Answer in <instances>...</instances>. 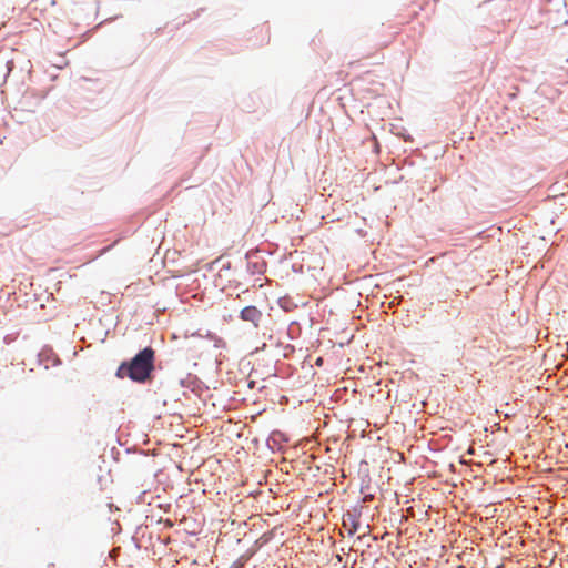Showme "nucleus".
<instances>
[{
	"mask_svg": "<svg viewBox=\"0 0 568 568\" xmlns=\"http://www.w3.org/2000/svg\"><path fill=\"white\" fill-rule=\"evenodd\" d=\"M241 318L245 322L253 323L254 326H258L262 313L255 306H246L241 311Z\"/></svg>",
	"mask_w": 568,
	"mask_h": 568,
	"instance_id": "nucleus-2",
	"label": "nucleus"
},
{
	"mask_svg": "<svg viewBox=\"0 0 568 568\" xmlns=\"http://www.w3.org/2000/svg\"><path fill=\"white\" fill-rule=\"evenodd\" d=\"M155 352L152 347H145L131 361L122 362L116 369V377L130 378L136 383H145L154 371Z\"/></svg>",
	"mask_w": 568,
	"mask_h": 568,
	"instance_id": "nucleus-1",
	"label": "nucleus"
}]
</instances>
